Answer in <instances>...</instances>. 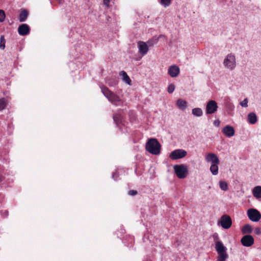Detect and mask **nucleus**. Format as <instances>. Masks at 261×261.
I'll return each instance as SVG.
<instances>
[{
	"label": "nucleus",
	"mask_w": 261,
	"mask_h": 261,
	"mask_svg": "<svg viewBox=\"0 0 261 261\" xmlns=\"http://www.w3.org/2000/svg\"><path fill=\"white\" fill-rule=\"evenodd\" d=\"M161 144L156 139L151 138L146 144L145 149L149 153L157 155L161 152Z\"/></svg>",
	"instance_id": "f257e3e1"
},
{
	"label": "nucleus",
	"mask_w": 261,
	"mask_h": 261,
	"mask_svg": "<svg viewBox=\"0 0 261 261\" xmlns=\"http://www.w3.org/2000/svg\"><path fill=\"white\" fill-rule=\"evenodd\" d=\"M101 91L103 94L113 105L118 106L122 102L120 97L117 95L115 94L114 93L109 90V88L106 86H101Z\"/></svg>",
	"instance_id": "f03ea898"
},
{
	"label": "nucleus",
	"mask_w": 261,
	"mask_h": 261,
	"mask_svg": "<svg viewBox=\"0 0 261 261\" xmlns=\"http://www.w3.org/2000/svg\"><path fill=\"white\" fill-rule=\"evenodd\" d=\"M215 248L218 254V261H225L228 257L226 248L221 241L216 242Z\"/></svg>",
	"instance_id": "7ed1b4c3"
},
{
	"label": "nucleus",
	"mask_w": 261,
	"mask_h": 261,
	"mask_svg": "<svg viewBox=\"0 0 261 261\" xmlns=\"http://www.w3.org/2000/svg\"><path fill=\"white\" fill-rule=\"evenodd\" d=\"M174 169L176 176L180 179L185 178L188 174V169L184 164L176 165L174 166Z\"/></svg>",
	"instance_id": "20e7f679"
},
{
	"label": "nucleus",
	"mask_w": 261,
	"mask_h": 261,
	"mask_svg": "<svg viewBox=\"0 0 261 261\" xmlns=\"http://www.w3.org/2000/svg\"><path fill=\"white\" fill-rule=\"evenodd\" d=\"M218 224H220L224 229L229 228L232 225V220L230 217L227 215H223L218 221Z\"/></svg>",
	"instance_id": "39448f33"
},
{
	"label": "nucleus",
	"mask_w": 261,
	"mask_h": 261,
	"mask_svg": "<svg viewBox=\"0 0 261 261\" xmlns=\"http://www.w3.org/2000/svg\"><path fill=\"white\" fill-rule=\"evenodd\" d=\"M248 217L253 222H258L261 219L260 212L256 209L251 208L247 211Z\"/></svg>",
	"instance_id": "423d86ee"
},
{
	"label": "nucleus",
	"mask_w": 261,
	"mask_h": 261,
	"mask_svg": "<svg viewBox=\"0 0 261 261\" xmlns=\"http://www.w3.org/2000/svg\"><path fill=\"white\" fill-rule=\"evenodd\" d=\"M187 154V152L185 150L178 149L172 151L169 155V157L172 160H175L182 159L186 156Z\"/></svg>",
	"instance_id": "0eeeda50"
},
{
	"label": "nucleus",
	"mask_w": 261,
	"mask_h": 261,
	"mask_svg": "<svg viewBox=\"0 0 261 261\" xmlns=\"http://www.w3.org/2000/svg\"><path fill=\"white\" fill-rule=\"evenodd\" d=\"M224 65L231 70L234 69L236 67L235 56L231 54L228 55L224 59Z\"/></svg>",
	"instance_id": "6e6552de"
},
{
	"label": "nucleus",
	"mask_w": 261,
	"mask_h": 261,
	"mask_svg": "<svg viewBox=\"0 0 261 261\" xmlns=\"http://www.w3.org/2000/svg\"><path fill=\"white\" fill-rule=\"evenodd\" d=\"M218 107L216 101L210 100L206 106V113L207 114H212L217 111Z\"/></svg>",
	"instance_id": "1a4fd4ad"
},
{
	"label": "nucleus",
	"mask_w": 261,
	"mask_h": 261,
	"mask_svg": "<svg viewBox=\"0 0 261 261\" xmlns=\"http://www.w3.org/2000/svg\"><path fill=\"white\" fill-rule=\"evenodd\" d=\"M242 244L245 247H250L254 243V239L250 235H245L241 240Z\"/></svg>",
	"instance_id": "9d476101"
},
{
	"label": "nucleus",
	"mask_w": 261,
	"mask_h": 261,
	"mask_svg": "<svg viewBox=\"0 0 261 261\" xmlns=\"http://www.w3.org/2000/svg\"><path fill=\"white\" fill-rule=\"evenodd\" d=\"M180 72L179 67L176 65H172L170 66L168 70V73L172 77H175L178 76Z\"/></svg>",
	"instance_id": "9b49d317"
},
{
	"label": "nucleus",
	"mask_w": 261,
	"mask_h": 261,
	"mask_svg": "<svg viewBox=\"0 0 261 261\" xmlns=\"http://www.w3.org/2000/svg\"><path fill=\"white\" fill-rule=\"evenodd\" d=\"M30 31V29L29 25L25 23H23L20 25L18 28V32L19 35L21 36H25L28 35Z\"/></svg>",
	"instance_id": "f8f14e48"
},
{
	"label": "nucleus",
	"mask_w": 261,
	"mask_h": 261,
	"mask_svg": "<svg viewBox=\"0 0 261 261\" xmlns=\"http://www.w3.org/2000/svg\"><path fill=\"white\" fill-rule=\"evenodd\" d=\"M139 53L143 56L146 55L148 51V47L146 43L143 41L138 42Z\"/></svg>",
	"instance_id": "ddd939ff"
},
{
	"label": "nucleus",
	"mask_w": 261,
	"mask_h": 261,
	"mask_svg": "<svg viewBox=\"0 0 261 261\" xmlns=\"http://www.w3.org/2000/svg\"><path fill=\"white\" fill-rule=\"evenodd\" d=\"M205 160L207 162H211L212 164L219 163L218 156L214 153H208L205 157Z\"/></svg>",
	"instance_id": "4468645a"
},
{
	"label": "nucleus",
	"mask_w": 261,
	"mask_h": 261,
	"mask_svg": "<svg viewBox=\"0 0 261 261\" xmlns=\"http://www.w3.org/2000/svg\"><path fill=\"white\" fill-rule=\"evenodd\" d=\"M223 133L228 137H231L234 134V129L230 125H226L222 129Z\"/></svg>",
	"instance_id": "2eb2a0df"
},
{
	"label": "nucleus",
	"mask_w": 261,
	"mask_h": 261,
	"mask_svg": "<svg viewBox=\"0 0 261 261\" xmlns=\"http://www.w3.org/2000/svg\"><path fill=\"white\" fill-rule=\"evenodd\" d=\"M113 118L115 124L119 126L123 122V117L120 113H115L113 114Z\"/></svg>",
	"instance_id": "dca6fc26"
},
{
	"label": "nucleus",
	"mask_w": 261,
	"mask_h": 261,
	"mask_svg": "<svg viewBox=\"0 0 261 261\" xmlns=\"http://www.w3.org/2000/svg\"><path fill=\"white\" fill-rule=\"evenodd\" d=\"M176 106L179 109L184 111L187 107V102L182 99H178L176 101Z\"/></svg>",
	"instance_id": "f3484780"
},
{
	"label": "nucleus",
	"mask_w": 261,
	"mask_h": 261,
	"mask_svg": "<svg viewBox=\"0 0 261 261\" xmlns=\"http://www.w3.org/2000/svg\"><path fill=\"white\" fill-rule=\"evenodd\" d=\"M29 15V12L26 9L21 10V12L19 17L20 22L24 21Z\"/></svg>",
	"instance_id": "a211bd4d"
},
{
	"label": "nucleus",
	"mask_w": 261,
	"mask_h": 261,
	"mask_svg": "<svg viewBox=\"0 0 261 261\" xmlns=\"http://www.w3.org/2000/svg\"><path fill=\"white\" fill-rule=\"evenodd\" d=\"M252 194L254 197L256 199L261 198V187L256 186L254 187L252 190Z\"/></svg>",
	"instance_id": "6ab92c4d"
},
{
	"label": "nucleus",
	"mask_w": 261,
	"mask_h": 261,
	"mask_svg": "<svg viewBox=\"0 0 261 261\" xmlns=\"http://www.w3.org/2000/svg\"><path fill=\"white\" fill-rule=\"evenodd\" d=\"M120 75H121L122 77V80L125 82L128 85H130L132 81L130 79L129 77L127 74L126 72L124 71H121L120 72Z\"/></svg>",
	"instance_id": "aec40b11"
},
{
	"label": "nucleus",
	"mask_w": 261,
	"mask_h": 261,
	"mask_svg": "<svg viewBox=\"0 0 261 261\" xmlns=\"http://www.w3.org/2000/svg\"><path fill=\"white\" fill-rule=\"evenodd\" d=\"M247 119L250 124H255L257 121V118L254 113H250L248 115Z\"/></svg>",
	"instance_id": "412c9836"
},
{
	"label": "nucleus",
	"mask_w": 261,
	"mask_h": 261,
	"mask_svg": "<svg viewBox=\"0 0 261 261\" xmlns=\"http://www.w3.org/2000/svg\"><path fill=\"white\" fill-rule=\"evenodd\" d=\"M218 164H212L211 166L210 171L212 172V173L214 175H216L218 173Z\"/></svg>",
	"instance_id": "4be33fe9"
},
{
	"label": "nucleus",
	"mask_w": 261,
	"mask_h": 261,
	"mask_svg": "<svg viewBox=\"0 0 261 261\" xmlns=\"http://www.w3.org/2000/svg\"><path fill=\"white\" fill-rule=\"evenodd\" d=\"M252 230L251 226L249 224H246L243 227L242 229V232L243 234L250 233L251 232Z\"/></svg>",
	"instance_id": "5701e85b"
},
{
	"label": "nucleus",
	"mask_w": 261,
	"mask_h": 261,
	"mask_svg": "<svg viewBox=\"0 0 261 261\" xmlns=\"http://www.w3.org/2000/svg\"><path fill=\"white\" fill-rule=\"evenodd\" d=\"M8 104V100L6 98H2L0 99V111H2L5 109Z\"/></svg>",
	"instance_id": "b1692460"
},
{
	"label": "nucleus",
	"mask_w": 261,
	"mask_h": 261,
	"mask_svg": "<svg viewBox=\"0 0 261 261\" xmlns=\"http://www.w3.org/2000/svg\"><path fill=\"white\" fill-rule=\"evenodd\" d=\"M192 114L194 116H196L197 117H200L202 115L203 112H202V110H201V109L197 108H194L192 110Z\"/></svg>",
	"instance_id": "393cba45"
},
{
	"label": "nucleus",
	"mask_w": 261,
	"mask_h": 261,
	"mask_svg": "<svg viewBox=\"0 0 261 261\" xmlns=\"http://www.w3.org/2000/svg\"><path fill=\"white\" fill-rule=\"evenodd\" d=\"M220 188L223 191L228 190V184L226 181H220L219 182Z\"/></svg>",
	"instance_id": "a878e982"
},
{
	"label": "nucleus",
	"mask_w": 261,
	"mask_h": 261,
	"mask_svg": "<svg viewBox=\"0 0 261 261\" xmlns=\"http://www.w3.org/2000/svg\"><path fill=\"white\" fill-rule=\"evenodd\" d=\"M171 0H160V3L162 5L166 8L171 4Z\"/></svg>",
	"instance_id": "bb28decb"
},
{
	"label": "nucleus",
	"mask_w": 261,
	"mask_h": 261,
	"mask_svg": "<svg viewBox=\"0 0 261 261\" xmlns=\"http://www.w3.org/2000/svg\"><path fill=\"white\" fill-rule=\"evenodd\" d=\"M5 39L4 36H1L0 38V48L4 49L5 48Z\"/></svg>",
	"instance_id": "cd10ccee"
},
{
	"label": "nucleus",
	"mask_w": 261,
	"mask_h": 261,
	"mask_svg": "<svg viewBox=\"0 0 261 261\" xmlns=\"http://www.w3.org/2000/svg\"><path fill=\"white\" fill-rule=\"evenodd\" d=\"M6 15L4 11L0 10V22H3L5 20Z\"/></svg>",
	"instance_id": "c85d7f7f"
},
{
	"label": "nucleus",
	"mask_w": 261,
	"mask_h": 261,
	"mask_svg": "<svg viewBox=\"0 0 261 261\" xmlns=\"http://www.w3.org/2000/svg\"><path fill=\"white\" fill-rule=\"evenodd\" d=\"M174 89H175L174 85L173 84H171L169 85V86L168 87V92L169 93H172L174 91Z\"/></svg>",
	"instance_id": "c756f323"
},
{
	"label": "nucleus",
	"mask_w": 261,
	"mask_h": 261,
	"mask_svg": "<svg viewBox=\"0 0 261 261\" xmlns=\"http://www.w3.org/2000/svg\"><path fill=\"white\" fill-rule=\"evenodd\" d=\"M240 105L243 107H247L248 106V100L247 98L244 99L243 101L240 102Z\"/></svg>",
	"instance_id": "7c9ffc66"
},
{
	"label": "nucleus",
	"mask_w": 261,
	"mask_h": 261,
	"mask_svg": "<svg viewBox=\"0 0 261 261\" xmlns=\"http://www.w3.org/2000/svg\"><path fill=\"white\" fill-rule=\"evenodd\" d=\"M138 194V192L136 190H130L128 192V194L130 196H135Z\"/></svg>",
	"instance_id": "2f4dec72"
},
{
	"label": "nucleus",
	"mask_w": 261,
	"mask_h": 261,
	"mask_svg": "<svg viewBox=\"0 0 261 261\" xmlns=\"http://www.w3.org/2000/svg\"><path fill=\"white\" fill-rule=\"evenodd\" d=\"M117 84V82L116 81H114L112 82H109L108 83V85L110 86H115L116 84Z\"/></svg>",
	"instance_id": "473e14b6"
},
{
	"label": "nucleus",
	"mask_w": 261,
	"mask_h": 261,
	"mask_svg": "<svg viewBox=\"0 0 261 261\" xmlns=\"http://www.w3.org/2000/svg\"><path fill=\"white\" fill-rule=\"evenodd\" d=\"M103 4L107 7L109 6L110 0H103Z\"/></svg>",
	"instance_id": "72a5a7b5"
},
{
	"label": "nucleus",
	"mask_w": 261,
	"mask_h": 261,
	"mask_svg": "<svg viewBox=\"0 0 261 261\" xmlns=\"http://www.w3.org/2000/svg\"><path fill=\"white\" fill-rule=\"evenodd\" d=\"M255 232L257 234H260L261 233V231L259 228H256Z\"/></svg>",
	"instance_id": "f704fd0d"
},
{
	"label": "nucleus",
	"mask_w": 261,
	"mask_h": 261,
	"mask_svg": "<svg viewBox=\"0 0 261 261\" xmlns=\"http://www.w3.org/2000/svg\"><path fill=\"white\" fill-rule=\"evenodd\" d=\"M214 123L215 126H219V124H220V121L219 120L215 121Z\"/></svg>",
	"instance_id": "c9c22d12"
},
{
	"label": "nucleus",
	"mask_w": 261,
	"mask_h": 261,
	"mask_svg": "<svg viewBox=\"0 0 261 261\" xmlns=\"http://www.w3.org/2000/svg\"><path fill=\"white\" fill-rule=\"evenodd\" d=\"M4 180V177L2 175L0 174V182L3 181Z\"/></svg>",
	"instance_id": "e433bc0d"
},
{
	"label": "nucleus",
	"mask_w": 261,
	"mask_h": 261,
	"mask_svg": "<svg viewBox=\"0 0 261 261\" xmlns=\"http://www.w3.org/2000/svg\"><path fill=\"white\" fill-rule=\"evenodd\" d=\"M148 43L149 44V46H151V45H153L154 43H152V41L149 40L148 42Z\"/></svg>",
	"instance_id": "4c0bfd02"
},
{
	"label": "nucleus",
	"mask_w": 261,
	"mask_h": 261,
	"mask_svg": "<svg viewBox=\"0 0 261 261\" xmlns=\"http://www.w3.org/2000/svg\"><path fill=\"white\" fill-rule=\"evenodd\" d=\"M146 261H150V260H146Z\"/></svg>",
	"instance_id": "58836bf2"
}]
</instances>
